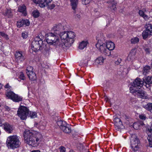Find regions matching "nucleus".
<instances>
[{
	"instance_id": "f257e3e1",
	"label": "nucleus",
	"mask_w": 152,
	"mask_h": 152,
	"mask_svg": "<svg viewBox=\"0 0 152 152\" xmlns=\"http://www.w3.org/2000/svg\"><path fill=\"white\" fill-rule=\"evenodd\" d=\"M23 136L26 143L33 147L37 146L43 139V136L40 133L31 130L24 131Z\"/></svg>"
},
{
	"instance_id": "f03ea898",
	"label": "nucleus",
	"mask_w": 152,
	"mask_h": 152,
	"mask_svg": "<svg viewBox=\"0 0 152 152\" xmlns=\"http://www.w3.org/2000/svg\"><path fill=\"white\" fill-rule=\"evenodd\" d=\"M47 35L46 39L48 43L58 46L61 49H64L67 47V43H64L60 40L57 35L49 33Z\"/></svg>"
},
{
	"instance_id": "7ed1b4c3",
	"label": "nucleus",
	"mask_w": 152,
	"mask_h": 152,
	"mask_svg": "<svg viewBox=\"0 0 152 152\" xmlns=\"http://www.w3.org/2000/svg\"><path fill=\"white\" fill-rule=\"evenodd\" d=\"M6 143L8 148L12 149L19 147L21 144L19 138L16 135L11 136L8 137Z\"/></svg>"
},
{
	"instance_id": "20e7f679",
	"label": "nucleus",
	"mask_w": 152,
	"mask_h": 152,
	"mask_svg": "<svg viewBox=\"0 0 152 152\" xmlns=\"http://www.w3.org/2000/svg\"><path fill=\"white\" fill-rule=\"evenodd\" d=\"M131 146L132 151L134 152L138 151L140 148V143L137 136L135 134L131 135L130 137Z\"/></svg>"
},
{
	"instance_id": "39448f33",
	"label": "nucleus",
	"mask_w": 152,
	"mask_h": 152,
	"mask_svg": "<svg viewBox=\"0 0 152 152\" xmlns=\"http://www.w3.org/2000/svg\"><path fill=\"white\" fill-rule=\"evenodd\" d=\"M43 42L39 37H37L32 42L31 47L32 50L35 52L41 50L43 45Z\"/></svg>"
},
{
	"instance_id": "423d86ee",
	"label": "nucleus",
	"mask_w": 152,
	"mask_h": 152,
	"mask_svg": "<svg viewBox=\"0 0 152 152\" xmlns=\"http://www.w3.org/2000/svg\"><path fill=\"white\" fill-rule=\"evenodd\" d=\"M145 85L144 82L142 80V79L137 78H136L132 83H131V87L130 88V90L131 92H134L135 90L140 89L143 85Z\"/></svg>"
},
{
	"instance_id": "0eeeda50",
	"label": "nucleus",
	"mask_w": 152,
	"mask_h": 152,
	"mask_svg": "<svg viewBox=\"0 0 152 152\" xmlns=\"http://www.w3.org/2000/svg\"><path fill=\"white\" fill-rule=\"evenodd\" d=\"M29 114V110L26 107L20 106L17 111V115L23 120H26Z\"/></svg>"
},
{
	"instance_id": "6e6552de",
	"label": "nucleus",
	"mask_w": 152,
	"mask_h": 152,
	"mask_svg": "<svg viewBox=\"0 0 152 152\" xmlns=\"http://www.w3.org/2000/svg\"><path fill=\"white\" fill-rule=\"evenodd\" d=\"M96 48L102 53L105 55H109V50L107 49L106 45L101 40H99L96 44Z\"/></svg>"
},
{
	"instance_id": "1a4fd4ad",
	"label": "nucleus",
	"mask_w": 152,
	"mask_h": 152,
	"mask_svg": "<svg viewBox=\"0 0 152 152\" xmlns=\"http://www.w3.org/2000/svg\"><path fill=\"white\" fill-rule=\"evenodd\" d=\"M6 95L7 97L12 100L14 102H19L22 100V97L15 94L12 91H10L7 92Z\"/></svg>"
},
{
	"instance_id": "9d476101",
	"label": "nucleus",
	"mask_w": 152,
	"mask_h": 152,
	"mask_svg": "<svg viewBox=\"0 0 152 152\" xmlns=\"http://www.w3.org/2000/svg\"><path fill=\"white\" fill-rule=\"evenodd\" d=\"M136 96L142 99L148 98V96L146 92L144 90L140 89L135 90L134 92H131Z\"/></svg>"
},
{
	"instance_id": "9b49d317",
	"label": "nucleus",
	"mask_w": 152,
	"mask_h": 152,
	"mask_svg": "<svg viewBox=\"0 0 152 152\" xmlns=\"http://www.w3.org/2000/svg\"><path fill=\"white\" fill-rule=\"evenodd\" d=\"M64 29V26L61 24L56 25L53 28V30L54 32V33L57 35H58Z\"/></svg>"
},
{
	"instance_id": "f8f14e48",
	"label": "nucleus",
	"mask_w": 152,
	"mask_h": 152,
	"mask_svg": "<svg viewBox=\"0 0 152 152\" xmlns=\"http://www.w3.org/2000/svg\"><path fill=\"white\" fill-rule=\"evenodd\" d=\"M115 127L117 129H123L124 127L121 120L119 118H115L114 119Z\"/></svg>"
},
{
	"instance_id": "ddd939ff",
	"label": "nucleus",
	"mask_w": 152,
	"mask_h": 152,
	"mask_svg": "<svg viewBox=\"0 0 152 152\" xmlns=\"http://www.w3.org/2000/svg\"><path fill=\"white\" fill-rule=\"evenodd\" d=\"M67 41L69 42L70 45L72 44L74 42V38L75 37V33L72 31H67Z\"/></svg>"
},
{
	"instance_id": "4468645a",
	"label": "nucleus",
	"mask_w": 152,
	"mask_h": 152,
	"mask_svg": "<svg viewBox=\"0 0 152 152\" xmlns=\"http://www.w3.org/2000/svg\"><path fill=\"white\" fill-rule=\"evenodd\" d=\"M30 23L29 21L28 20L22 19L17 21V25L18 27L20 28L24 25L26 26H29Z\"/></svg>"
},
{
	"instance_id": "2eb2a0df",
	"label": "nucleus",
	"mask_w": 152,
	"mask_h": 152,
	"mask_svg": "<svg viewBox=\"0 0 152 152\" xmlns=\"http://www.w3.org/2000/svg\"><path fill=\"white\" fill-rule=\"evenodd\" d=\"M4 129L7 133H11L13 131V126L8 123H5L4 124Z\"/></svg>"
},
{
	"instance_id": "dca6fc26",
	"label": "nucleus",
	"mask_w": 152,
	"mask_h": 152,
	"mask_svg": "<svg viewBox=\"0 0 152 152\" xmlns=\"http://www.w3.org/2000/svg\"><path fill=\"white\" fill-rule=\"evenodd\" d=\"M147 132L148 134L147 139L149 142V146L150 147H152V129L151 127L148 129Z\"/></svg>"
},
{
	"instance_id": "f3484780",
	"label": "nucleus",
	"mask_w": 152,
	"mask_h": 152,
	"mask_svg": "<svg viewBox=\"0 0 152 152\" xmlns=\"http://www.w3.org/2000/svg\"><path fill=\"white\" fill-rule=\"evenodd\" d=\"M143 79L144 82L145 86L147 87H148L150 85L152 84V77H147L146 76L144 77Z\"/></svg>"
},
{
	"instance_id": "a211bd4d",
	"label": "nucleus",
	"mask_w": 152,
	"mask_h": 152,
	"mask_svg": "<svg viewBox=\"0 0 152 152\" xmlns=\"http://www.w3.org/2000/svg\"><path fill=\"white\" fill-rule=\"evenodd\" d=\"M61 129L63 131L66 133L69 134L71 132L70 126L69 124H67L66 123L63 126L61 127Z\"/></svg>"
},
{
	"instance_id": "6ab92c4d",
	"label": "nucleus",
	"mask_w": 152,
	"mask_h": 152,
	"mask_svg": "<svg viewBox=\"0 0 152 152\" xmlns=\"http://www.w3.org/2000/svg\"><path fill=\"white\" fill-rule=\"evenodd\" d=\"M136 52V50L135 49L132 50L127 57V60L128 61L133 60L135 59Z\"/></svg>"
},
{
	"instance_id": "aec40b11",
	"label": "nucleus",
	"mask_w": 152,
	"mask_h": 152,
	"mask_svg": "<svg viewBox=\"0 0 152 152\" xmlns=\"http://www.w3.org/2000/svg\"><path fill=\"white\" fill-rule=\"evenodd\" d=\"M15 56L16 59L18 61H22L24 60V58L22 55L21 52L16 51Z\"/></svg>"
},
{
	"instance_id": "412c9836",
	"label": "nucleus",
	"mask_w": 152,
	"mask_h": 152,
	"mask_svg": "<svg viewBox=\"0 0 152 152\" xmlns=\"http://www.w3.org/2000/svg\"><path fill=\"white\" fill-rule=\"evenodd\" d=\"M72 8L74 10V13H76V10L78 4V0H70Z\"/></svg>"
},
{
	"instance_id": "4be33fe9",
	"label": "nucleus",
	"mask_w": 152,
	"mask_h": 152,
	"mask_svg": "<svg viewBox=\"0 0 152 152\" xmlns=\"http://www.w3.org/2000/svg\"><path fill=\"white\" fill-rule=\"evenodd\" d=\"M107 48L109 51L113 50L115 48V45L114 43L111 41H108L106 42V44ZM109 53L110 52L109 51Z\"/></svg>"
},
{
	"instance_id": "5701e85b",
	"label": "nucleus",
	"mask_w": 152,
	"mask_h": 152,
	"mask_svg": "<svg viewBox=\"0 0 152 152\" xmlns=\"http://www.w3.org/2000/svg\"><path fill=\"white\" fill-rule=\"evenodd\" d=\"M26 73L31 80L34 81L36 79V74L34 72H26Z\"/></svg>"
},
{
	"instance_id": "b1692460",
	"label": "nucleus",
	"mask_w": 152,
	"mask_h": 152,
	"mask_svg": "<svg viewBox=\"0 0 152 152\" xmlns=\"http://www.w3.org/2000/svg\"><path fill=\"white\" fill-rule=\"evenodd\" d=\"M142 107L145 109L150 111L152 113V103L144 104V102L142 103Z\"/></svg>"
},
{
	"instance_id": "393cba45",
	"label": "nucleus",
	"mask_w": 152,
	"mask_h": 152,
	"mask_svg": "<svg viewBox=\"0 0 152 152\" xmlns=\"http://www.w3.org/2000/svg\"><path fill=\"white\" fill-rule=\"evenodd\" d=\"M150 35H152V33L146 30H145L142 33V36L144 39H146Z\"/></svg>"
},
{
	"instance_id": "a878e982",
	"label": "nucleus",
	"mask_w": 152,
	"mask_h": 152,
	"mask_svg": "<svg viewBox=\"0 0 152 152\" xmlns=\"http://www.w3.org/2000/svg\"><path fill=\"white\" fill-rule=\"evenodd\" d=\"M26 7L25 5H23L18 7V11L22 12L26 16Z\"/></svg>"
},
{
	"instance_id": "bb28decb",
	"label": "nucleus",
	"mask_w": 152,
	"mask_h": 152,
	"mask_svg": "<svg viewBox=\"0 0 152 152\" xmlns=\"http://www.w3.org/2000/svg\"><path fill=\"white\" fill-rule=\"evenodd\" d=\"M4 15L5 16H7L9 18H11L13 16L11 10L10 9H7L5 10Z\"/></svg>"
},
{
	"instance_id": "cd10ccee",
	"label": "nucleus",
	"mask_w": 152,
	"mask_h": 152,
	"mask_svg": "<svg viewBox=\"0 0 152 152\" xmlns=\"http://www.w3.org/2000/svg\"><path fill=\"white\" fill-rule=\"evenodd\" d=\"M33 2L36 4H38L39 6L41 8L45 7V3H43V1L42 0H33Z\"/></svg>"
},
{
	"instance_id": "c85d7f7f",
	"label": "nucleus",
	"mask_w": 152,
	"mask_h": 152,
	"mask_svg": "<svg viewBox=\"0 0 152 152\" xmlns=\"http://www.w3.org/2000/svg\"><path fill=\"white\" fill-rule=\"evenodd\" d=\"M52 50L51 48L49 47H46V48L45 49L44 54L46 56H48Z\"/></svg>"
},
{
	"instance_id": "c756f323",
	"label": "nucleus",
	"mask_w": 152,
	"mask_h": 152,
	"mask_svg": "<svg viewBox=\"0 0 152 152\" xmlns=\"http://www.w3.org/2000/svg\"><path fill=\"white\" fill-rule=\"evenodd\" d=\"M58 35L62 39H66L67 41V32L64 31L61 32Z\"/></svg>"
},
{
	"instance_id": "7c9ffc66",
	"label": "nucleus",
	"mask_w": 152,
	"mask_h": 152,
	"mask_svg": "<svg viewBox=\"0 0 152 152\" xmlns=\"http://www.w3.org/2000/svg\"><path fill=\"white\" fill-rule=\"evenodd\" d=\"M88 44L87 41H83L79 44V48L80 50L83 49L86 47Z\"/></svg>"
},
{
	"instance_id": "2f4dec72",
	"label": "nucleus",
	"mask_w": 152,
	"mask_h": 152,
	"mask_svg": "<svg viewBox=\"0 0 152 152\" xmlns=\"http://www.w3.org/2000/svg\"><path fill=\"white\" fill-rule=\"evenodd\" d=\"M145 27L146 30L152 33V25L150 23H147L145 26Z\"/></svg>"
},
{
	"instance_id": "473e14b6",
	"label": "nucleus",
	"mask_w": 152,
	"mask_h": 152,
	"mask_svg": "<svg viewBox=\"0 0 152 152\" xmlns=\"http://www.w3.org/2000/svg\"><path fill=\"white\" fill-rule=\"evenodd\" d=\"M150 69H151V68L149 66H145L143 68V74L146 76V74L149 72Z\"/></svg>"
},
{
	"instance_id": "72a5a7b5",
	"label": "nucleus",
	"mask_w": 152,
	"mask_h": 152,
	"mask_svg": "<svg viewBox=\"0 0 152 152\" xmlns=\"http://www.w3.org/2000/svg\"><path fill=\"white\" fill-rule=\"evenodd\" d=\"M104 61V59L102 57H99L96 60V63L100 65L103 64Z\"/></svg>"
},
{
	"instance_id": "f704fd0d",
	"label": "nucleus",
	"mask_w": 152,
	"mask_h": 152,
	"mask_svg": "<svg viewBox=\"0 0 152 152\" xmlns=\"http://www.w3.org/2000/svg\"><path fill=\"white\" fill-rule=\"evenodd\" d=\"M139 15L142 17L144 19H146L148 18V16L147 15L144 14V12L142 10H140L139 12Z\"/></svg>"
},
{
	"instance_id": "c9c22d12",
	"label": "nucleus",
	"mask_w": 152,
	"mask_h": 152,
	"mask_svg": "<svg viewBox=\"0 0 152 152\" xmlns=\"http://www.w3.org/2000/svg\"><path fill=\"white\" fill-rule=\"evenodd\" d=\"M28 115L31 118H34L37 116V113L35 112H31L29 111Z\"/></svg>"
},
{
	"instance_id": "e433bc0d",
	"label": "nucleus",
	"mask_w": 152,
	"mask_h": 152,
	"mask_svg": "<svg viewBox=\"0 0 152 152\" xmlns=\"http://www.w3.org/2000/svg\"><path fill=\"white\" fill-rule=\"evenodd\" d=\"M66 123V122H63L61 120L58 121L56 122L58 126H60V128L61 127L63 126L64 125V124H65Z\"/></svg>"
},
{
	"instance_id": "4c0bfd02",
	"label": "nucleus",
	"mask_w": 152,
	"mask_h": 152,
	"mask_svg": "<svg viewBox=\"0 0 152 152\" xmlns=\"http://www.w3.org/2000/svg\"><path fill=\"white\" fill-rule=\"evenodd\" d=\"M139 41V39L137 37H134L131 39V42L133 44H135L138 42Z\"/></svg>"
},
{
	"instance_id": "58836bf2",
	"label": "nucleus",
	"mask_w": 152,
	"mask_h": 152,
	"mask_svg": "<svg viewBox=\"0 0 152 152\" xmlns=\"http://www.w3.org/2000/svg\"><path fill=\"white\" fill-rule=\"evenodd\" d=\"M78 149L80 151H83L85 150L84 146L81 144H79L77 147Z\"/></svg>"
},
{
	"instance_id": "ea45409f",
	"label": "nucleus",
	"mask_w": 152,
	"mask_h": 152,
	"mask_svg": "<svg viewBox=\"0 0 152 152\" xmlns=\"http://www.w3.org/2000/svg\"><path fill=\"white\" fill-rule=\"evenodd\" d=\"M32 14L34 17L37 18L39 17V13L37 10H34L32 12Z\"/></svg>"
},
{
	"instance_id": "a19ab883",
	"label": "nucleus",
	"mask_w": 152,
	"mask_h": 152,
	"mask_svg": "<svg viewBox=\"0 0 152 152\" xmlns=\"http://www.w3.org/2000/svg\"><path fill=\"white\" fill-rule=\"evenodd\" d=\"M0 35L6 39H9L8 35L3 32H0Z\"/></svg>"
},
{
	"instance_id": "79ce46f5",
	"label": "nucleus",
	"mask_w": 152,
	"mask_h": 152,
	"mask_svg": "<svg viewBox=\"0 0 152 152\" xmlns=\"http://www.w3.org/2000/svg\"><path fill=\"white\" fill-rule=\"evenodd\" d=\"M144 49L147 53H149L151 49V48L150 46H146L145 47Z\"/></svg>"
},
{
	"instance_id": "37998d69",
	"label": "nucleus",
	"mask_w": 152,
	"mask_h": 152,
	"mask_svg": "<svg viewBox=\"0 0 152 152\" xmlns=\"http://www.w3.org/2000/svg\"><path fill=\"white\" fill-rule=\"evenodd\" d=\"M110 8L111 10H115L116 9V5L115 4H112L110 7Z\"/></svg>"
},
{
	"instance_id": "c03bdc74",
	"label": "nucleus",
	"mask_w": 152,
	"mask_h": 152,
	"mask_svg": "<svg viewBox=\"0 0 152 152\" xmlns=\"http://www.w3.org/2000/svg\"><path fill=\"white\" fill-rule=\"evenodd\" d=\"M26 72H34L33 71V67L30 66H29L27 67L26 69Z\"/></svg>"
},
{
	"instance_id": "a18cd8bd",
	"label": "nucleus",
	"mask_w": 152,
	"mask_h": 152,
	"mask_svg": "<svg viewBox=\"0 0 152 152\" xmlns=\"http://www.w3.org/2000/svg\"><path fill=\"white\" fill-rule=\"evenodd\" d=\"M19 78L22 80H24L25 79L24 75L23 72H21L20 73Z\"/></svg>"
},
{
	"instance_id": "49530a36",
	"label": "nucleus",
	"mask_w": 152,
	"mask_h": 152,
	"mask_svg": "<svg viewBox=\"0 0 152 152\" xmlns=\"http://www.w3.org/2000/svg\"><path fill=\"white\" fill-rule=\"evenodd\" d=\"M59 149L60 152H66V148L64 147L61 146Z\"/></svg>"
},
{
	"instance_id": "de8ad7c7",
	"label": "nucleus",
	"mask_w": 152,
	"mask_h": 152,
	"mask_svg": "<svg viewBox=\"0 0 152 152\" xmlns=\"http://www.w3.org/2000/svg\"><path fill=\"white\" fill-rule=\"evenodd\" d=\"M121 61V59L120 58H118L117 60L115 61V64L116 65H118L120 64Z\"/></svg>"
},
{
	"instance_id": "09e8293b",
	"label": "nucleus",
	"mask_w": 152,
	"mask_h": 152,
	"mask_svg": "<svg viewBox=\"0 0 152 152\" xmlns=\"http://www.w3.org/2000/svg\"><path fill=\"white\" fill-rule=\"evenodd\" d=\"M140 118L142 120H144L146 118L145 116L143 115H139Z\"/></svg>"
},
{
	"instance_id": "8fccbe9b",
	"label": "nucleus",
	"mask_w": 152,
	"mask_h": 152,
	"mask_svg": "<svg viewBox=\"0 0 152 152\" xmlns=\"http://www.w3.org/2000/svg\"><path fill=\"white\" fill-rule=\"evenodd\" d=\"M52 0H45V1L43 2V3H45L46 4L45 5V6L46 5H48V4L49 3H50Z\"/></svg>"
},
{
	"instance_id": "3c124183",
	"label": "nucleus",
	"mask_w": 152,
	"mask_h": 152,
	"mask_svg": "<svg viewBox=\"0 0 152 152\" xmlns=\"http://www.w3.org/2000/svg\"><path fill=\"white\" fill-rule=\"evenodd\" d=\"M4 108L5 109L6 111H7L8 112L10 110V108L6 105H5L4 106Z\"/></svg>"
},
{
	"instance_id": "603ef678",
	"label": "nucleus",
	"mask_w": 152,
	"mask_h": 152,
	"mask_svg": "<svg viewBox=\"0 0 152 152\" xmlns=\"http://www.w3.org/2000/svg\"><path fill=\"white\" fill-rule=\"evenodd\" d=\"M5 88L7 89V90H8L11 88V86L9 85V84H7L4 86Z\"/></svg>"
},
{
	"instance_id": "864d4df0",
	"label": "nucleus",
	"mask_w": 152,
	"mask_h": 152,
	"mask_svg": "<svg viewBox=\"0 0 152 152\" xmlns=\"http://www.w3.org/2000/svg\"><path fill=\"white\" fill-rule=\"evenodd\" d=\"M22 36L24 39L26 38L27 37V35L24 33L22 34Z\"/></svg>"
},
{
	"instance_id": "5fc2aeb1",
	"label": "nucleus",
	"mask_w": 152,
	"mask_h": 152,
	"mask_svg": "<svg viewBox=\"0 0 152 152\" xmlns=\"http://www.w3.org/2000/svg\"><path fill=\"white\" fill-rule=\"evenodd\" d=\"M75 18H77L78 19H79L80 17V15L77 14L75 15Z\"/></svg>"
},
{
	"instance_id": "6e6d98bb",
	"label": "nucleus",
	"mask_w": 152,
	"mask_h": 152,
	"mask_svg": "<svg viewBox=\"0 0 152 152\" xmlns=\"http://www.w3.org/2000/svg\"><path fill=\"white\" fill-rule=\"evenodd\" d=\"M31 152H41L39 150H33Z\"/></svg>"
},
{
	"instance_id": "4d7b16f0",
	"label": "nucleus",
	"mask_w": 152,
	"mask_h": 152,
	"mask_svg": "<svg viewBox=\"0 0 152 152\" xmlns=\"http://www.w3.org/2000/svg\"><path fill=\"white\" fill-rule=\"evenodd\" d=\"M55 7V5L54 4H52L51 6V8L53 9Z\"/></svg>"
},
{
	"instance_id": "13d9d810",
	"label": "nucleus",
	"mask_w": 152,
	"mask_h": 152,
	"mask_svg": "<svg viewBox=\"0 0 152 152\" xmlns=\"http://www.w3.org/2000/svg\"><path fill=\"white\" fill-rule=\"evenodd\" d=\"M2 84H0V89H1L2 88Z\"/></svg>"
},
{
	"instance_id": "bf43d9fd",
	"label": "nucleus",
	"mask_w": 152,
	"mask_h": 152,
	"mask_svg": "<svg viewBox=\"0 0 152 152\" xmlns=\"http://www.w3.org/2000/svg\"><path fill=\"white\" fill-rule=\"evenodd\" d=\"M69 152H75V151L72 150H71Z\"/></svg>"
},
{
	"instance_id": "052dcab7",
	"label": "nucleus",
	"mask_w": 152,
	"mask_h": 152,
	"mask_svg": "<svg viewBox=\"0 0 152 152\" xmlns=\"http://www.w3.org/2000/svg\"><path fill=\"white\" fill-rule=\"evenodd\" d=\"M151 68V71L152 72V63L151 64V68Z\"/></svg>"
},
{
	"instance_id": "680f3d73",
	"label": "nucleus",
	"mask_w": 152,
	"mask_h": 152,
	"mask_svg": "<svg viewBox=\"0 0 152 152\" xmlns=\"http://www.w3.org/2000/svg\"><path fill=\"white\" fill-rule=\"evenodd\" d=\"M125 117H126V118H127V119L128 118V117H127V116H126Z\"/></svg>"
},
{
	"instance_id": "e2e57ef3",
	"label": "nucleus",
	"mask_w": 152,
	"mask_h": 152,
	"mask_svg": "<svg viewBox=\"0 0 152 152\" xmlns=\"http://www.w3.org/2000/svg\"><path fill=\"white\" fill-rule=\"evenodd\" d=\"M94 11H95V10H94ZM97 10L96 11H95L96 12H97Z\"/></svg>"
},
{
	"instance_id": "0e129e2a",
	"label": "nucleus",
	"mask_w": 152,
	"mask_h": 152,
	"mask_svg": "<svg viewBox=\"0 0 152 152\" xmlns=\"http://www.w3.org/2000/svg\"><path fill=\"white\" fill-rule=\"evenodd\" d=\"M151 127L152 128V127Z\"/></svg>"
}]
</instances>
